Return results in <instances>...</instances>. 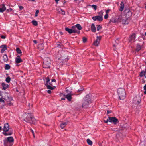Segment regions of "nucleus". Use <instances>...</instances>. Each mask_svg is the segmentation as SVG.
Here are the masks:
<instances>
[{
	"mask_svg": "<svg viewBox=\"0 0 146 146\" xmlns=\"http://www.w3.org/2000/svg\"><path fill=\"white\" fill-rule=\"evenodd\" d=\"M47 92L49 94H50L51 93V91L50 90H48Z\"/></svg>",
	"mask_w": 146,
	"mask_h": 146,
	"instance_id": "54",
	"label": "nucleus"
},
{
	"mask_svg": "<svg viewBox=\"0 0 146 146\" xmlns=\"http://www.w3.org/2000/svg\"><path fill=\"white\" fill-rule=\"evenodd\" d=\"M0 48H2L1 51V53H3L4 51L7 50V46L5 45L0 46Z\"/></svg>",
	"mask_w": 146,
	"mask_h": 146,
	"instance_id": "12",
	"label": "nucleus"
},
{
	"mask_svg": "<svg viewBox=\"0 0 146 146\" xmlns=\"http://www.w3.org/2000/svg\"><path fill=\"white\" fill-rule=\"evenodd\" d=\"M145 71H142L141 72L139 76L141 77H142L144 75L145 76Z\"/></svg>",
	"mask_w": 146,
	"mask_h": 146,
	"instance_id": "33",
	"label": "nucleus"
},
{
	"mask_svg": "<svg viewBox=\"0 0 146 146\" xmlns=\"http://www.w3.org/2000/svg\"><path fill=\"white\" fill-rule=\"evenodd\" d=\"M116 45L115 44L113 45V46L114 47H116Z\"/></svg>",
	"mask_w": 146,
	"mask_h": 146,
	"instance_id": "62",
	"label": "nucleus"
},
{
	"mask_svg": "<svg viewBox=\"0 0 146 146\" xmlns=\"http://www.w3.org/2000/svg\"><path fill=\"white\" fill-rule=\"evenodd\" d=\"M145 35L146 36V32H145Z\"/></svg>",
	"mask_w": 146,
	"mask_h": 146,
	"instance_id": "64",
	"label": "nucleus"
},
{
	"mask_svg": "<svg viewBox=\"0 0 146 146\" xmlns=\"http://www.w3.org/2000/svg\"><path fill=\"white\" fill-rule=\"evenodd\" d=\"M7 11L8 12L12 11H13V10L11 8H10L9 9H7Z\"/></svg>",
	"mask_w": 146,
	"mask_h": 146,
	"instance_id": "47",
	"label": "nucleus"
},
{
	"mask_svg": "<svg viewBox=\"0 0 146 146\" xmlns=\"http://www.w3.org/2000/svg\"><path fill=\"white\" fill-rule=\"evenodd\" d=\"M72 28L73 33H77L78 34L80 33V31H77L76 29V28L75 26L72 27Z\"/></svg>",
	"mask_w": 146,
	"mask_h": 146,
	"instance_id": "16",
	"label": "nucleus"
},
{
	"mask_svg": "<svg viewBox=\"0 0 146 146\" xmlns=\"http://www.w3.org/2000/svg\"><path fill=\"white\" fill-rule=\"evenodd\" d=\"M24 120L27 123H33L35 121V119L32 116L31 113H28L27 117L25 118Z\"/></svg>",
	"mask_w": 146,
	"mask_h": 146,
	"instance_id": "2",
	"label": "nucleus"
},
{
	"mask_svg": "<svg viewBox=\"0 0 146 146\" xmlns=\"http://www.w3.org/2000/svg\"><path fill=\"white\" fill-rule=\"evenodd\" d=\"M10 68V66L8 64H7L5 66V69L6 70H9Z\"/></svg>",
	"mask_w": 146,
	"mask_h": 146,
	"instance_id": "34",
	"label": "nucleus"
},
{
	"mask_svg": "<svg viewBox=\"0 0 146 146\" xmlns=\"http://www.w3.org/2000/svg\"><path fill=\"white\" fill-rule=\"evenodd\" d=\"M15 62L16 63H19L22 62V60L20 58L19 56H18L15 58Z\"/></svg>",
	"mask_w": 146,
	"mask_h": 146,
	"instance_id": "18",
	"label": "nucleus"
},
{
	"mask_svg": "<svg viewBox=\"0 0 146 146\" xmlns=\"http://www.w3.org/2000/svg\"><path fill=\"white\" fill-rule=\"evenodd\" d=\"M110 9H108V10H106V14H108V13H109V12H110Z\"/></svg>",
	"mask_w": 146,
	"mask_h": 146,
	"instance_id": "46",
	"label": "nucleus"
},
{
	"mask_svg": "<svg viewBox=\"0 0 146 146\" xmlns=\"http://www.w3.org/2000/svg\"><path fill=\"white\" fill-rule=\"evenodd\" d=\"M91 7L93 8L95 10H96L97 9V6L96 5H92Z\"/></svg>",
	"mask_w": 146,
	"mask_h": 146,
	"instance_id": "42",
	"label": "nucleus"
},
{
	"mask_svg": "<svg viewBox=\"0 0 146 146\" xmlns=\"http://www.w3.org/2000/svg\"><path fill=\"white\" fill-rule=\"evenodd\" d=\"M92 19L94 21H101L103 20V18L101 16H97L92 17Z\"/></svg>",
	"mask_w": 146,
	"mask_h": 146,
	"instance_id": "9",
	"label": "nucleus"
},
{
	"mask_svg": "<svg viewBox=\"0 0 146 146\" xmlns=\"http://www.w3.org/2000/svg\"><path fill=\"white\" fill-rule=\"evenodd\" d=\"M0 102H3L4 103V100L2 99V98H0Z\"/></svg>",
	"mask_w": 146,
	"mask_h": 146,
	"instance_id": "49",
	"label": "nucleus"
},
{
	"mask_svg": "<svg viewBox=\"0 0 146 146\" xmlns=\"http://www.w3.org/2000/svg\"><path fill=\"white\" fill-rule=\"evenodd\" d=\"M141 101V99L139 97H136L133 99V102L135 104H138Z\"/></svg>",
	"mask_w": 146,
	"mask_h": 146,
	"instance_id": "8",
	"label": "nucleus"
},
{
	"mask_svg": "<svg viewBox=\"0 0 146 146\" xmlns=\"http://www.w3.org/2000/svg\"><path fill=\"white\" fill-rule=\"evenodd\" d=\"M10 80L11 78L9 77H8L6 78L5 80L7 82L9 83L10 82Z\"/></svg>",
	"mask_w": 146,
	"mask_h": 146,
	"instance_id": "39",
	"label": "nucleus"
},
{
	"mask_svg": "<svg viewBox=\"0 0 146 146\" xmlns=\"http://www.w3.org/2000/svg\"><path fill=\"white\" fill-rule=\"evenodd\" d=\"M46 86L47 88L48 89H49L51 90H53L54 88L53 87H52L49 85H46Z\"/></svg>",
	"mask_w": 146,
	"mask_h": 146,
	"instance_id": "37",
	"label": "nucleus"
},
{
	"mask_svg": "<svg viewBox=\"0 0 146 146\" xmlns=\"http://www.w3.org/2000/svg\"><path fill=\"white\" fill-rule=\"evenodd\" d=\"M45 79L46 80V83L45 84L46 85H48V82L50 81V80L49 78L48 77L46 78Z\"/></svg>",
	"mask_w": 146,
	"mask_h": 146,
	"instance_id": "35",
	"label": "nucleus"
},
{
	"mask_svg": "<svg viewBox=\"0 0 146 146\" xmlns=\"http://www.w3.org/2000/svg\"><path fill=\"white\" fill-rule=\"evenodd\" d=\"M104 121L105 123H107L108 121H109V118L107 119V120H104Z\"/></svg>",
	"mask_w": 146,
	"mask_h": 146,
	"instance_id": "48",
	"label": "nucleus"
},
{
	"mask_svg": "<svg viewBox=\"0 0 146 146\" xmlns=\"http://www.w3.org/2000/svg\"><path fill=\"white\" fill-rule=\"evenodd\" d=\"M111 111H109V110H108L107 111V114H109L110 113H111Z\"/></svg>",
	"mask_w": 146,
	"mask_h": 146,
	"instance_id": "52",
	"label": "nucleus"
},
{
	"mask_svg": "<svg viewBox=\"0 0 146 146\" xmlns=\"http://www.w3.org/2000/svg\"><path fill=\"white\" fill-rule=\"evenodd\" d=\"M127 15L124 16H125V17H123V19L122 20V23L123 24H124L125 25L127 24V23H126L127 21V19L126 18V17Z\"/></svg>",
	"mask_w": 146,
	"mask_h": 146,
	"instance_id": "20",
	"label": "nucleus"
},
{
	"mask_svg": "<svg viewBox=\"0 0 146 146\" xmlns=\"http://www.w3.org/2000/svg\"><path fill=\"white\" fill-rule=\"evenodd\" d=\"M6 132H5V131H4L3 132V134L4 135H5V136L8 135H11L12 134V132H9L8 133H7Z\"/></svg>",
	"mask_w": 146,
	"mask_h": 146,
	"instance_id": "30",
	"label": "nucleus"
},
{
	"mask_svg": "<svg viewBox=\"0 0 146 146\" xmlns=\"http://www.w3.org/2000/svg\"><path fill=\"white\" fill-rule=\"evenodd\" d=\"M76 28H77V29L79 30H80L82 29V28L80 25L79 24H77L75 26Z\"/></svg>",
	"mask_w": 146,
	"mask_h": 146,
	"instance_id": "27",
	"label": "nucleus"
},
{
	"mask_svg": "<svg viewBox=\"0 0 146 146\" xmlns=\"http://www.w3.org/2000/svg\"><path fill=\"white\" fill-rule=\"evenodd\" d=\"M84 89H83V88H82V89H81V90H79V89H78V92H80V91H81L83 90H84Z\"/></svg>",
	"mask_w": 146,
	"mask_h": 146,
	"instance_id": "50",
	"label": "nucleus"
},
{
	"mask_svg": "<svg viewBox=\"0 0 146 146\" xmlns=\"http://www.w3.org/2000/svg\"><path fill=\"white\" fill-rule=\"evenodd\" d=\"M57 10L58 11V12L60 13H61V14L62 15H64L65 14V11H63V10H62V9L59 8H57Z\"/></svg>",
	"mask_w": 146,
	"mask_h": 146,
	"instance_id": "19",
	"label": "nucleus"
},
{
	"mask_svg": "<svg viewBox=\"0 0 146 146\" xmlns=\"http://www.w3.org/2000/svg\"><path fill=\"white\" fill-rule=\"evenodd\" d=\"M5 140L8 141V142H11L13 144L14 139L12 137H9L6 139H5Z\"/></svg>",
	"mask_w": 146,
	"mask_h": 146,
	"instance_id": "14",
	"label": "nucleus"
},
{
	"mask_svg": "<svg viewBox=\"0 0 146 146\" xmlns=\"http://www.w3.org/2000/svg\"><path fill=\"white\" fill-rule=\"evenodd\" d=\"M32 134H33V137H35V135H34V132L32 130Z\"/></svg>",
	"mask_w": 146,
	"mask_h": 146,
	"instance_id": "58",
	"label": "nucleus"
},
{
	"mask_svg": "<svg viewBox=\"0 0 146 146\" xmlns=\"http://www.w3.org/2000/svg\"><path fill=\"white\" fill-rule=\"evenodd\" d=\"M19 7L20 10H22L23 9V7L22 6H19Z\"/></svg>",
	"mask_w": 146,
	"mask_h": 146,
	"instance_id": "53",
	"label": "nucleus"
},
{
	"mask_svg": "<svg viewBox=\"0 0 146 146\" xmlns=\"http://www.w3.org/2000/svg\"><path fill=\"white\" fill-rule=\"evenodd\" d=\"M109 120L110 122L113 123L114 124H116L118 121L117 119L114 117H109Z\"/></svg>",
	"mask_w": 146,
	"mask_h": 146,
	"instance_id": "5",
	"label": "nucleus"
},
{
	"mask_svg": "<svg viewBox=\"0 0 146 146\" xmlns=\"http://www.w3.org/2000/svg\"><path fill=\"white\" fill-rule=\"evenodd\" d=\"M38 48H39L40 50H43L44 48V45L43 44H39L38 45Z\"/></svg>",
	"mask_w": 146,
	"mask_h": 146,
	"instance_id": "28",
	"label": "nucleus"
},
{
	"mask_svg": "<svg viewBox=\"0 0 146 146\" xmlns=\"http://www.w3.org/2000/svg\"><path fill=\"white\" fill-rule=\"evenodd\" d=\"M64 95L65 96L66 98L69 101H70L71 100L72 98V95L70 94H68L67 95L64 94Z\"/></svg>",
	"mask_w": 146,
	"mask_h": 146,
	"instance_id": "17",
	"label": "nucleus"
},
{
	"mask_svg": "<svg viewBox=\"0 0 146 146\" xmlns=\"http://www.w3.org/2000/svg\"><path fill=\"white\" fill-rule=\"evenodd\" d=\"M101 39V36H97V39L95 40L94 42V44L96 46H98L99 44L100 41Z\"/></svg>",
	"mask_w": 146,
	"mask_h": 146,
	"instance_id": "6",
	"label": "nucleus"
},
{
	"mask_svg": "<svg viewBox=\"0 0 146 146\" xmlns=\"http://www.w3.org/2000/svg\"><path fill=\"white\" fill-rule=\"evenodd\" d=\"M2 85L3 86V88L4 90H5L7 88H8V85L4 83H2Z\"/></svg>",
	"mask_w": 146,
	"mask_h": 146,
	"instance_id": "26",
	"label": "nucleus"
},
{
	"mask_svg": "<svg viewBox=\"0 0 146 146\" xmlns=\"http://www.w3.org/2000/svg\"><path fill=\"white\" fill-rule=\"evenodd\" d=\"M65 52H64L62 51L61 52V54H62V56L60 58H58V59H61L62 60H64L65 58H66L67 56H65V55H65Z\"/></svg>",
	"mask_w": 146,
	"mask_h": 146,
	"instance_id": "15",
	"label": "nucleus"
},
{
	"mask_svg": "<svg viewBox=\"0 0 146 146\" xmlns=\"http://www.w3.org/2000/svg\"><path fill=\"white\" fill-rule=\"evenodd\" d=\"M33 42L35 44H36L37 43V41L36 40H34L33 41Z\"/></svg>",
	"mask_w": 146,
	"mask_h": 146,
	"instance_id": "56",
	"label": "nucleus"
},
{
	"mask_svg": "<svg viewBox=\"0 0 146 146\" xmlns=\"http://www.w3.org/2000/svg\"><path fill=\"white\" fill-rule=\"evenodd\" d=\"M128 13L129 14H132L129 11H128Z\"/></svg>",
	"mask_w": 146,
	"mask_h": 146,
	"instance_id": "59",
	"label": "nucleus"
},
{
	"mask_svg": "<svg viewBox=\"0 0 146 146\" xmlns=\"http://www.w3.org/2000/svg\"><path fill=\"white\" fill-rule=\"evenodd\" d=\"M103 13L104 12L102 10L100 11L98 13V14L99 15V16H101L102 17L103 15Z\"/></svg>",
	"mask_w": 146,
	"mask_h": 146,
	"instance_id": "36",
	"label": "nucleus"
},
{
	"mask_svg": "<svg viewBox=\"0 0 146 146\" xmlns=\"http://www.w3.org/2000/svg\"><path fill=\"white\" fill-rule=\"evenodd\" d=\"M108 17V14H106L104 16V19H107Z\"/></svg>",
	"mask_w": 146,
	"mask_h": 146,
	"instance_id": "45",
	"label": "nucleus"
},
{
	"mask_svg": "<svg viewBox=\"0 0 146 146\" xmlns=\"http://www.w3.org/2000/svg\"><path fill=\"white\" fill-rule=\"evenodd\" d=\"M88 97L89 96L88 95H87L86 97L84 98V101L82 104V107L84 108L86 107V106H87L89 103H91V101L90 99H87L86 98Z\"/></svg>",
	"mask_w": 146,
	"mask_h": 146,
	"instance_id": "4",
	"label": "nucleus"
},
{
	"mask_svg": "<svg viewBox=\"0 0 146 146\" xmlns=\"http://www.w3.org/2000/svg\"><path fill=\"white\" fill-rule=\"evenodd\" d=\"M68 122H63L61 123L60 125V127L61 128L63 129L64 128L65 126L67 125Z\"/></svg>",
	"mask_w": 146,
	"mask_h": 146,
	"instance_id": "21",
	"label": "nucleus"
},
{
	"mask_svg": "<svg viewBox=\"0 0 146 146\" xmlns=\"http://www.w3.org/2000/svg\"><path fill=\"white\" fill-rule=\"evenodd\" d=\"M87 142L89 145H92V142L89 139L87 140Z\"/></svg>",
	"mask_w": 146,
	"mask_h": 146,
	"instance_id": "31",
	"label": "nucleus"
},
{
	"mask_svg": "<svg viewBox=\"0 0 146 146\" xmlns=\"http://www.w3.org/2000/svg\"><path fill=\"white\" fill-rule=\"evenodd\" d=\"M51 61L50 58L46 57L44 58L43 61V67L45 68H49L50 67Z\"/></svg>",
	"mask_w": 146,
	"mask_h": 146,
	"instance_id": "3",
	"label": "nucleus"
},
{
	"mask_svg": "<svg viewBox=\"0 0 146 146\" xmlns=\"http://www.w3.org/2000/svg\"><path fill=\"white\" fill-rule=\"evenodd\" d=\"M6 7L4 4L0 5V12H3L6 10Z\"/></svg>",
	"mask_w": 146,
	"mask_h": 146,
	"instance_id": "11",
	"label": "nucleus"
},
{
	"mask_svg": "<svg viewBox=\"0 0 146 146\" xmlns=\"http://www.w3.org/2000/svg\"><path fill=\"white\" fill-rule=\"evenodd\" d=\"M145 91L144 92V94H146V90H145Z\"/></svg>",
	"mask_w": 146,
	"mask_h": 146,
	"instance_id": "61",
	"label": "nucleus"
},
{
	"mask_svg": "<svg viewBox=\"0 0 146 146\" xmlns=\"http://www.w3.org/2000/svg\"><path fill=\"white\" fill-rule=\"evenodd\" d=\"M0 95L2 98L4 99L5 100H6L7 98H8V96H7V97H5L3 96V94H2L1 93H0Z\"/></svg>",
	"mask_w": 146,
	"mask_h": 146,
	"instance_id": "38",
	"label": "nucleus"
},
{
	"mask_svg": "<svg viewBox=\"0 0 146 146\" xmlns=\"http://www.w3.org/2000/svg\"><path fill=\"white\" fill-rule=\"evenodd\" d=\"M83 42H84V43H85V42L86 41H87V38L85 37H84L83 38Z\"/></svg>",
	"mask_w": 146,
	"mask_h": 146,
	"instance_id": "43",
	"label": "nucleus"
},
{
	"mask_svg": "<svg viewBox=\"0 0 146 146\" xmlns=\"http://www.w3.org/2000/svg\"><path fill=\"white\" fill-rule=\"evenodd\" d=\"M143 88L144 90H146V84L144 86Z\"/></svg>",
	"mask_w": 146,
	"mask_h": 146,
	"instance_id": "55",
	"label": "nucleus"
},
{
	"mask_svg": "<svg viewBox=\"0 0 146 146\" xmlns=\"http://www.w3.org/2000/svg\"><path fill=\"white\" fill-rule=\"evenodd\" d=\"M16 51L17 52L18 54H21V52L20 49L19 48H16Z\"/></svg>",
	"mask_w": 146,
	"mask_h": 146,
	"instance_id": "40",
	"label": "nucleus"
},
{
	"mask_svg": "<svg viewBox=\"0 0 146 146\" xmlns=\"http://www.w3.org/2000/svg\"><path fill=\"white\" fill-rule=\"evenodd\" d=\"M65 29L66 31L68 32V33L70 34H71L73 33L72 29H70L67 27H66L65 28Z\"/></svg>",
	"mask_w": 146,
	"mask_h": 146,
	"instance_id": "24",
	"label": "nucleus"
},
{
	"mask_svg": "<svg viewBox=\"0 0 146 146\" xmlns=\"http://www.w3.org/2000/svg\"><path fill=\"white\" fill-rule=\"evenodd\" d=\"M39 12V11L38 10H36V13H35V17H36L37 16L38 14V13Z\"/></svg>",
	"mask_w": 146,
	"mask_h": 146,
	"instance_id": "44",
	"label": "nucleus"
},
{
	"mask_svg": "<svg viewBox=\"0 0 146 146\" xmlns=\"http://www.w3.org/2000/svg\"><path fill=\"white\" fill-rule=\"evenodd\" d=\"M61 99L62 100H64L65 99V98H62Z\"/></svg>",
	"mask_w": 146,
	"mask_h": 146,
	"instance_id": "63",
	"label": "nucleus"
},
{
	"mask_svg": "<svg viewBox=\"0 0 146 146\" xmlns=\"http://www.w3.org/2000/svg\"><path fill=\"white\" fill-rule=\"evenodd\" d=\"M135 33L133 34L129 37V42L132 43L135 42Z\"/></svg>",
	"mask_w": 146,
	"mask_h": 146,
	"instance_id": "7",
	"label": "nucleus"
},
{
	"mask_svg": "<svg viewBox=\"0 0 146 146\" xmlns=\"http://www.w3.org/2000/svg\"><path fill=\"white\" fill-rule=\"evenodd\" d=\"M55 1L56 2V3H58V1H59V0H55Z\"/></svg>",
	"mask_w": 146,
	"mask_h": 146,
	"instance_id": "60",
	"label": "nucleus"
},
{
	"mask_svg": "<svg viewBox=\"0 0 146 146\" xmlns=\"http://www.w3.org/2000/svg\"><path fill=\"white\" fill-rule=\"evenodd\" d=\"M9 129V125L7 123H6L4 124L3 130L5 132H7L8 131Z\"/></svg>",
	"mask_w": 146,
	"mask_h": 146,
	"instance_id": "10",
	"label": "nucleus"
},
{
	"mask_svg": "<svg viewBox=\"0 0 146 146\" xmlns=\"http://www.w3.org/2000/svg\"><path fill=\"white\" fill-rule=\"evenodd\" d=\"M141 46L139 44H137V46L136 50L137 51H139L140 50H141Z\"/></svg>",
	"mask_w": 146,
	"mask_h": 146,
	"instance_id": "29",
	"label": "nucleus"
},
{
	"mask_svg": "<svg viewBox=\"0 0 146 146\" xmlns=\"http://www.w3.org/2000/svg\"><path fill=\"white\" fill-rule=\"evenodd\" d=\"M13 143L5 140H4V146H12Z\"/></svg>",
	"mask_w": 146,
	"mask_h": 146,
	"instance_id": "13",
	"label": "nucleus"
},
{
	"mask_svg": "<svg viewBox=\"0 0 146 146\" xmlns=\"http://www.w3.org/2000/svg\"><path fill=\"white\" fill-rule=\"evenodd\" d=\"M91 30L93 32H95L96 31V28L94 24H92L91 25Z\"/></svg>",
	"mask_w": 146,
	"mask_h": 146,
	"instance_id": "22",
	"label": "nucleus"
},
{
	"mask_svg": "<svg viewBox=\"0 0 146 146\" xmlns=\"http://www.w3.org/2000/svg\"><path fill=\"white\" fill-rule=\"evenodd\" d=\"M3 60L4 62H7L8 60V57L6 54H5L3 56Z\"/></svg>",
	"mask_w": 146,
	"mask_h": 146,
	"instance_id": "25",
	"label": "nucleus"
},
{
	"mask_svg": "<svg viewBox=\"0 0 146 146\" xmlns=\"http://www.w3.org/2000/svg\"><path fill=\"white\" fill-rule=\"evenodd\" d=\"M1 38L2 39H5V36L3 35H1Z\"/></svg>",
	"mask_w": 146,
	"mask_h": 146,
	"instance_id": "51",
	"label": "nucleus"
},
{
	"mask_svg": "<svg viewBox=\"0 0 146 146\" xmlns=\"http://www.w3.org/2000/svg\"><path fill=\"white\" fill-rule=\"evenodd\" d=\"M124 7V4L123 3L121 2L120 4V8L119 9V11H122L123 10Z\"/></svg>",
	"mask_w": 146,
	"mask_h": 146,
	"instance_id": "23",
	"label": "nucleus"
},
{
	"mask_svg": "<svg viewBox=\"0 0 146 146\" xmlns=\"http://www.w3.org/2000/svg\"><path fill=\"white\" fill-rule=\"evenodd\" d=\"M117 93L119 98L120 100L124 99L126 96V92L125 90L122 88H120L118 89Z\"/></svg>",
	"mask_w": 146,
	"mask_h": 146,
	"instance_id": "1",
	"label": "nucleus"
},
{
	"mask_svg": "<svg viewBox=\"0 0 146 146\" xmlns=\"http://www.w3.org/2000/svg\"><path fill=\"white\" fill-rule=\"evenodd\" d=\"M32 22L33 24V25H34L35 26H36L37 25L38 23H37V22L36 21H35V20H33L32 21Z\"/></svg>",
	"mask_w": 146,
	"mask_h": 146,
	"instance_id": "32",
	"label": "nucleus"
},
{
	"mask_svg": "<svg viewBox=\"0 0 146 146\" xmlns=\"http://www.w3.org/2000/svg\"><path fill=\"white\" fill-rule=\"evenodd\" d=\"M102 28V26L100 25H97V30L99 31Z\"/></svg>",
	"mask_w": 146,
	"mask_h": 146,
	"instance_id": "41",
	"label": "nucleus"
},
{
	"mask_svg": "<svg viewBox=\"0 0 146 146\" xmlns=\"http://www.w3.org/2000/svg\"><path fill=\"white\" fill-rule=\"evenodd\" d=\"M56 81V80L55 79H53L52 80V82H55Z\"/></svg>",
	"mask_w": 146,
	"mask_h": 146,
	"instance_id": "57",
	"label": "nucleus"
}]
</instances>
